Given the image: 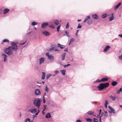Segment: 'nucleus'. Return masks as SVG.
<instances>
[{
  "label": "nucleus",
  "mask_w": 122,
  "mask_h": 122,
  "mask_svg": "<svg viewBox=\"0 0 122 122\" xmlns=\"http://www.w3.org/2000/svg\"><path fill=\"white\" fill-rule=\"evenodd\" d=\"M109 85V83L108 82L100 84L97 87L98 90L100 91H101L105 88L107 87Z\"/></svg>",
  "instance_id": "nucleus-1"
},
{
  "label": "nucleus",
  "mask_w": 122,
  "mask_h": 122,
  "mask_svg": "<svg viewBox=\"0 0 122 122\" xmlns=\"http://www.w3.org/2000/svg\"><path fill=\"white\" fill-rule=\"evenodd\" d=\"M41 101V99L38 98L35 99L33 102V104L35 106L37 107V108L39 109L40 106Z\"/></svg>",
  "instance_id": "nucleus-2"
},
{
  "label": "nucleus",
  "mask_w": 122,
  "mask_h": 122,
  "mask_svg": "<svg viewBox=\"0 0 122 122\" xmlns=\"http://www.w3.org/2000/svg\"><path fill=\"white\" fill-rule=\"evenodd\" d=\"M4 52L6 54L9 55H11L13 53V50L10 46H9L7 48H6Z\"/></svg>",
  "instance_id": "nucleus-3"
},
{
  "label": "nucleus",
  "mask_w": 122,
  "mask_h": 122,
  "mask_svg": "<svg viewBox=\"0 0 122 122\" xmlns=\"http://www.w3.org/2000/svg\"><path fill=\"white\" fill-rule=\"evenodd\" d=\"M12 49L14 51H16L18 48V46L14 42H13L11 43V46Z\"/></svg>",
  "instance_id": "nucleus-4"
},
{
  "label": "nucleus",
  "mask_w": 122,
  "mask_h": 122,
  "mask_svg": "<svg viewBox=\"0 0 122 122\" xmlns=\"http://www.w3.org/2000/svg\"><path fill=\"white\" fill-rule=\"evenodd\" d=\"M46 56L48 57V58L50 60L53 61L54 60V57L52 55H50L49 52L46 54Z\"/></svg>",
  "instance_id": "nucleus-5"
},
{
  "label": "nucleus",
  "mask_w": 122,
  "mask_h": 122,
  "mask_svg": "<svg viewBox=\"0 0 122 122\" xmlns=\"http://www.w3.org/2000/svg\"><path fill=\"white\" fill-rule=\"evenodd\" d=\"M41 33L43 35L46 36H49L51 35V34L49 32L46 30L42 31Z\"/></svg>",
  "instance_id": "nucleus-6"
},
{
  "label": "nucleus",
  "mask_w": 122,
  "mask_h": 122,
  "mask_svg": "<svg viewBox=\"0 0 122 122\" xmlns=\"http://www.w3.org/2000/svg\"><path fill=\"white\" fill-rule=\"evenodd\" d=\"M35 95L36 96H39L41 94V92L40 90L39 89H36L34 91Z\"/></svg>",
  "instance_id": "nucleus-7"
},
{
  "label": "nucleus",
  "mask_w": 122,
  "mask_h": 122,
  "mask_svg": "<svg viewBox=\"0 0 122 122\" xmlns=\"http://www.w3.org/2000/svg\"><path fill=\"white\" fill-rule=\"evenodd\" d=\"M48 25V24L47 22H43L42 23L41 25V28L43 29H44Z\"/></svg>",
  "instance_id": "nucleus-8"
},
{
  "label": "nucleus",
  "mask_w": 122,
  "mask_h": 122,
  "mask_svg": "<svg viewBox=\"0 0 122 122\" xmlns=\"http://www.w3.org/2000/svg\"><path fill=\"white\" fill-rule=\"evenodd\" d=\"M45 60V58L44 57H42L39 59V64L41 65L44 63Z\"/></svg>",
  "instance_id": "nucleus-9"
},
{
  "label": "nucleus",
  "mask_w": 122,
  "mask_h": 122,
  "mask_svg": "<svg viewBox=\"0 0 122 122\" xmlns=\"http://www.w3.org/2000/svg\"><path fill=\"white\" fill-rule=\"evenodd\" d=\"M3 58L4 59V62H5L7 60V56L5 54H2Z\"/></svg>",
  "instance_id": "nucleus-10"
},
{
  "label": "nucleus",
  "mask_w": 122,
  "mask_h": 122,
  "mask_svg": "<svg viewBox=\"0 0 122 122\" xmlns=\"http://www.w3.org/2000/svg\"><path fill=\"white\" fill-rule=\"evenodd\" d=\"M111 47L110 46H107L106 47H105V48L103 50V51L104 52H107V51H108L110 49V48Z\"/></svg>",
  "instance_id": "nucleus-11"
},
{
  "label": "nucleus",
  "mask_w": 122,
  "mask_h": 122,
  "mask_svg": "<svg viewBox=\"0 0 122 122\" xmlns=\"http://www.w3.org/2000/svg\"><path fill=\"white\" fill-rule=\"evenodd\" d=\"M29 111L30 112L34 114L37 112V110L35 108H34L32 109H30Z\"/></svg>",
  "instance_id": "nucleus-12"
},
{
  "label": "nucleus",
  "mask_w": 122,
  "mask_h": 122,
  "mask_svg": "<svg viewBox=\"0 0 122 122\" xmlns=\"http://www.w3.org/2000/svg\"><path fill=\"white\" fill-rule=\"evenodd\" d=\"M10 11V10L8 8H5L3 10V14L5 15L8 12Z\"/></svg>",
  "instance_id": "nucleus-13"
},
{
  "label": "nucleus",
  "mask_w": 122,
  "mask_h": 122,
  "mask_svg": "<svg viewBox=\"0 0 122 122\" xmlns=\"http://www.w3.org/2000/svg\"><path fill=\"white\" fill-rule=\"evenodd\" d=\"M92 17L93 20L97 19L99 18L97 14L92 15Z\"/></svg>",
  "instance_id": "nucleus-14"
},
{
  "label": "nucleus",
  "mask_w": 122,
  "mask_h": 122,
  "mask_svg": "<svg viewBox=\"0 0 122 122\" xmlns=\"http://www.w3.org/2000/svg\"><path fill=\"white\" fill-rule=\"evenodd\" d=\"M111 14L112 15V16L111 17H109V21H112L114 19V13H111Z\"/></svg>",
  "instance_id": "nucleus-15"
},
{
  "label": "nucleus",
  "mask_w": 122,
  "mask_h": 122,
  "mask_svg": "<svg viewBox=\"0 0 122 122\" xmlns=\"http://www.w3.org/2000/svg\"><path fill=\"white\" fill-rule=\"evenodd\" d=\"M58 47H60L61 49H62L65 47V46L64 45H61L59 43H58L57 45Z\"/></svg>",
  "instance_id": "nucleus-16"
},
{
  "label": "nucleus",
  "mask_w": 122,
  "mask_h": 122,
  "mask_svg": "<svg viewBox=\"0 0 122 122\" xmlns=\"http://www.w3.org/2000/svg\"><path fill=\"white\" fill-rule=\"evenodd\" d=\"M121 2H119L118 3L117 5H116L114 8V10H116L120 6V5H121Z\"/></svg>",
  "instance_id": "nucleus-17"
},
{
  "label": "nucleus",
  "mask_w": 122,
  "mask_h": 122,
  "mask_svg": "<svg viewBox=\"0 0 122 122\" xmlns=\"http://www.w3.org/2000/svg\"><path fill=\"white\" fill-rule=\"evenodd\" d=\"M91 18V17L90 16H87L86 18L85 19L84 23H85L88 20H89Z\"/></svg>",
  "instance_id": "nucleus-18"
},
{
  "label": "nucleus",
  "mask_w": 122,
  "mask_h": 122,
  "mask_svg": "<svg viewBox=\"0 0 122 122\" xmlns=\"http://www.w3.org/2000/svg\"><path fill=\"white\" fill-rule=\"evenodd\" d=\"M87 113L89 115H92L94 116V112L92 111H89L87 112Z\"/></svg>",
  "instance_id": "nucleus-19"
},
{
  "label": "nucleus",
  "mask_w": 122,
  "mask_h": 122,
  "mask_svg": "<svg viewBox=\"0 0 122 122\" xmlns=\"http://www.w3.org/2000/svg\"><path fill=\"white\" fill-rule=\"evenodd\" d=\"M108 79L107 78H103L100 79L101 82H105L107 81Z\"/></svg>",
  "instance_id": "nucleus-20"
},
{
  "label": "nucleus",
  "mask_w": 122,
  "mask_h": 122,
  "mask_svg": "<svg viewBox=\"0 0 122 122\" xmlns=\"http://www.w3.org/2000/svg\"><path fill=\"white\" fill-rule=\"evenodd\" d=\"M54 23L56 25H58L59 24V22L58 20L56 19L54 21Z\"/></svg>",
  "instance_id": "nucleus-21"
},
{
  "label": "nucleus",
  "mask_w": 122,
  "mask_h": 122,
  "mask_svg": "<svg viewBox=\"0 0 122 122\" xmlns=\"http://www.w3.org/2000/svg\"><path fill=\"white\" fill-rule=\"evenodd\" d=\"M107 14L105 13L102 15L101 16V17L103 19H105L107 17Z\"/></svg>",
  "instance_id": "nucleus-22"
},
{
  "label": "nucleus",
  "mask_w": 122,
  "mask_h": 122,
  "mask_svg": "<svg viewBox=\"0 0 122 122\" xmlns=\"http://www.w3.org/2000/svg\"><path fill=\"white\" fill-rule=\"evenodd\" d=\"M60 71L61 72L62 74L63 75H65V72L66 70L65 69L63 70H61Z\"/></svg>",
  "instance_id": "nucleus-23"
},
{
  "label": "nucleus",
  "mask_w": 122,
  "mask_h": 122,
  "mask_svg": "<svg viewBox=\"0 0 122 122\" xmlns=\"http://www.w3.org/2000/svg\"><path fill=\"white\" fill-rule=\"evenodd\" d=\"M66 55V53H64L62 55V61L64 60L65 59V56Z\"/></svg>",
  "instance_id": "nucleus-24"
},
{
  "label": "nucleus",
  "mask_w": 122,
  "mask_h": 122,
  "mask_svg": "<svg viewBox=\"0 0 122 122\" xmlns=\"http://www.w3.org/2000/svg\"><path fill=\"white\" fill-rule=\"evenodd\" d=\"M51 117V116L50 113H48L46 115V117L47 118H50Z\"/></svg>",
  "instance_id": "nucleus-25"
},
{
  "label": "nucleus",
  "mask_w": 122,
  "mask_h": 122,
  "mask_svg": "<svg viewBox=\"0 0 122 122\" xmlns=\"http://www.w3.org/2000/svg\"><path fill=\"white\" fill-rule=\"evenodd\" d=\"M48 93L50 91V89L47 86H46L44 89Z\"/></svg>",
  "instance_id": "nucleus-26"
},
{
  "label": "nucleus",
  "mask_w": 122,
  "mask_h": 122,
  "mask_svg": "<svg viewBox=\"0 0 122 122\" xmlns=\"http://www.w3.org/2000/svg\"><path fill=\"white\" fill-rule=\"evenodd\" d=\"M42 76L41 77V78L43 80L45 79V77L46 75V73L45 72H42Z\"/></svg>",
  "instance_id": "nucleus-27"
},
{
  "label": "nucleus",
  "mask_w": 122,
  "mask_h": 122,
  "mask_svg": "<svg viewBox=\"0 0 122 122\" xmlns=\"http://www.w3.org/2000/svg\"><path fill=\"white\" fill-rule=\"evenodd\" d=\"M37 23L35 21H34L31 23V25L32 26H34L37 25Z\"/></svg>",
  "instance_id": "nucleus-28"
},
{
  "label": "nucleus",
  "mask_w": 122,
  "mask_h": 122,
  "mask_svg": "<svg viewBox=\"0 0 122 122\" xmlns=\"http://www.w3.org/2000/svg\"><path fill=\"white\" fill-rule=\"evenodd\" d=\"M92 20L91 19L87 21V23L88 24L90 25L91 24L92 22Z\"/></svg>",
  "instance_id": "nucleus-29"
},
{
  "label": "nucleus",
  "mask_w": 122,
  "mask_h": 122,
  "mask_svg": "<svg viewBox=\"0 0 122 122\" xmlns=\"http://www.w3.org/2000/svg\"><path fill=\"white\" fill-rule=\"evenodd\" d=\"M117 84V82L116 81H113L112 82V84L113 86H114L116 85Z\"/></svg>",
  "instance_id": "nucleus-30"
},
{
  "label": "nucleus",
  "mask_w": 122,
  "mask_h": 122,
  "mask_svg": "<svg viewBox=\"0 0 122 122\" xmlns=\"http://www.w3.org/2000/svg\"><path fill=\"white\" fill-rule=\"evenodd\" d=\"M9 42V40L7 39H5L3 40V42Z\"/></svg>",
  "instance_id": "nucleus-31"
},
{
  "label": "nucleus",
  "mask_w": 122,
  "mask_h": 122,
  "mask_svg": "<svg viewBox=\"0 0 122 122\" xmlns=\"http://www.w3.org/2000/svg\"><path fill=\"white\" fill-rule=\"evenodd\" d=\"M52 75L51 74H47L46 75V78L47 79H48L51 76H52Z\"/></svg>",
  "instance_id": "nucleus-32"
},
{
  "label": "nucleus",
  "mask_w": 122,
  "mask_h": 122,
  "mask_svg": "<svg viewBox=\"0 0 122 122\" xmlns=\"http://www.w3.org/2000/svg\"><path fill=\"white\" fill-rule=\"evenodd\" d=\"M25 122H30V119L27 118L25 120Z\"/></svg>",
  "instance_id": "nucleus-33"
},
{
  "label": "nucleus",
  "mask_w": 122,
  "mask_h": 122,
  "mask_svg": "<svg viewBox=\"0 0 122 122\" xmlns=\"http://www.w3.org/2000/svg\"><path fill=\"white\" fill-rule=\"evenodd\" d=\"M105 112V114L104 115V116L106 117H107L108 116V114L107 112L106 111H104Z\"/></svg>",
  "instance_id": "nucleus-34"
},
{
  "label": "nucleus",
  "mask_w": 122,
  "mask_h": 122,
  "mask_svg": "<svg viewBox=\"0 0 122 122\" xmlns=\"http://www.w3.org/2000/svg\"><path fill=\"white\" fill-rule=\"evenodd\" d=\"M100 81V80L97 79V80L96 81H95L94 82V83H96L97 82H101V81Z\"/></svg>",
  "instance_id": "nucleus-35"
},
{
  "label": "nucleus",
  "mask_w": 122,
  "mask_h": 122,
  "mask_svg": "<svg viewBox=\"0 0 122 122\" xmlns=\"http://www.w3.org/2000/svg\"><path fill=\"white\" fill-rule=\"evenodd\" d=\"M47 96V97L46 98L47 99L49 98V95H48L46 94V92H45L43 95V96Z\"/></svg>",
  "instance_id": "nucleus-36"
},
{
  "label": "nucleus",
  "mask_w": 122,
  "mask_h": 122,
  "mask_svg": "<svg viewBox=\"0 0 122 122\" xmlns=\"http://www.w3.org/2000/svg\"><path fill=\"white\" fill-rule=\"evenodd\" d=\"M86 120L88 122H91L92 121V120L90 118H86Z\"/></svg>",
  "instance_id": "nucleus-37"
},
{
  "label": "nucleus",
  "mask_w": 122,
  "mask_h": 122,
  "mask_svg": "<svg viewBox=\"0 0 122 122\" xmlns=\"http://www.w3.org/2000/svg\"><path fill=\"white\" fill-rule=\"evenodd\" d=\"M65 33L66 34V36H67L68 37H69V33L68 32H67V31H66L65 32Z\"/></svg>",
  "instance_id": "nucleus-38"
},
{
  "label": "nucleus",
  "mask_w": 122,
  "mask_h": 122,
  "mask_svg": "<svg viewBox=\"0 0 122 122\" xmlns=\"http://www.w3.org/2000/svg\"><path fill=\"white\" fill-rule=\"evenodd\" d=\"M111 99L112 101H114L116 99V97L113 96Z\"/></svg>",
  "instance_id": "nucleus-39"
},
{
  "label": "nucleus",
  "mask_w": 122,
  "mask_h": 122,
  "mask_svg": "<svg viewBox=\"0 0 122 122\" xmlns=\"http://www.w3.org/2000/svg\"><path fill=\"white\" fill-rule=\"evenodd\" d=\"M61 26V25H59L57 27V31L58 32H59V30L60 29V27Z\"/></svg>",
  "instance_id": "nucleus-40"
},
{
  "label": "nucleus",
  "mask_w": 122,
  "mask_h": 122,
  "mask_svg": "<svg viewBox=\"0 0 122 122\" xmlns=\"http://www.w3.org/2000/svg\"><path fill=\"white\" fill-rule=\"evenodd\" d=\"M43 102L44 103H45L46 102V100H45V97L44 96L43 97Z\"/></svg>",
  "instance_id": "nucleus-41"
},
{
  "label": "nucleus",
  "mask_w": 122,
  "mask_h": 122,
  "mask_svg": "<svg viewBox=\"0 0 122 122\" xmlns=\"http://www.w3.org/2000/svg\"><path fill=\"white\" fill-rule=\"evenodd\" d=\"M26 42V40L24 42H23V43H20V45H23L24 44H25V43Z\"/></svg>",
  "instance_id": "nucleus-42"
},
{
  "label": "nucleus",
  "mask_w": 122,
  "mask_h": 122,
  "mask_svg": "<svg viewBox=\"0 0 122 122\" xmlns=\"http://www.w3.org/2000/svg\"><path fill=\"white\" fill-rule=\"evenodd\" d=\"M119 58L120 60H122V54L121 56H119Z\"/></svg>",
  "instance_id": "nucleus-43"
},
{
  "label": "nucleus",
  "mask_w": 122,
  "mask_h": 122,
  "mask_svg": "<svg viewBox=\"0 0 122 122\" xmlns=\"http://www.w3.org/2000/svg\"><path fill=\"white\" fill-rule=\"evenodd\" d=\"M70 64H67V65H65L64 66V68H65L66 67L68 66H70Z\"/></svg>",
  "instance_id": "nucleus-44"
},
{
  "label": "nucleus",
  "mask_w": 122,
  "mask_h": 122,
  "mask_svg": "<svg viewBox=\"0 0 122 122\" xmlns=\"http://www.w3.org/2000/svg\"><path fill=\"white\" fill-rule=\"evenodd\" d=\"M81 25L79 23L77 28H81Z\"/></svg>",
  "instance_id": "nucleus-45"
},
{
  "label": "nucleus",
  "mask_w": 122,
  "mask_h": 122,
  "mask_svg": "<svg viewBox=\"0 0 122 122\" xmlns=\"http://www.w3.org/2000/svg\"><path fill=\"white\" fill-rule=\"evenodd\" d=\"M46 105H44V107L43 110V111H45L46 109Z\"/></svg>",
  "instance_id": "nucleus-46"
},
{
  "label": "nucleus",
  "mask_w": 122,
  "mask_h": 122,
  "mask_svg": "<svg viewBox=\"0 0 122 122\" xmlns=\"http://www.w3.org/2000/svg\"><path fill=\"white\" fill-rule=\"evenodd\" d=\"M69 27V23L68 22L67 25L66 26V28H68Z\"/></svg>",
  "instance_id": "nucleus-47"
},
{
  "label": "nucleus",
  "mask_w": 122,
  "mask_h": 122,
  "mask_svg": "<svg viewBox=\"0 0 122 122\" xmlns=\"http://www.w3.org/2000/svg\"><path fill=\"white\" fill-rule=\"evenodd\" d=\"M49 26L50 27L52 28L53 29H54L55 28V26H54L52 25H50Z\"/></svg>",
  "instance_id": "nucleus-48"
},
{
  "label": "nucleus",
  "mask_w": 122,
  "mask_h": 122,
  "mask_svg": "<svg viewBox=\"0 0 122 122\" xmlns=\"http://www.w3.org/2000/svg\"><path fill=\"white\" fill-rule=\"evenodd\" d=\"M59 72L58 71L56 70L54 72V73L56 74L58 73H59Z\"/></svg>",
  "instance_id": "nucleus-49"
},
{
  "label": "nucleus",
  "mask_w": 122,
  "mask_h": 122,
  "mask_svg": "<svg viewBox=\"0 0 122 122\" xmlns=\"http://www.w3.org/2000/svg\"><path fill=\"white\" fill-rule=\"evenodd\" d=\"M111 111H112L113 113H115V111L113 108L112 109V110H111Z\"/></svg>",
  "instance_id": "nucleus-50"
},
{
  "label": "nucleus",
  "mask_w": 122,
  "mask_h": 122,
  "mask_svg": "<svg viewBox=\"0 0 122 122\" xmlns=\"http://www.w3.org/2000/svg\"><path fill=\"white\" fill-rule=\"evenodd\" d=\"M94 122H97L98 121V120L96 118H94Z\"/></svg>",
  "instance_id": "nucleus-51"
},
{
  "label": "nucleus",
  "mask_w": 122,
  "mask_h": 122,
  "mask_svg": "<svg viewBox=\"0 0 122 122\" xmlns=\"http://www.w3.org/2000/svg\"><path fill=\"white\" fill-rule=\"evenodd\" d=\"M74 41V39L73 38L71 39L70 40V42H73Z\"/></svg>",
  "instance_id": "nucleus-52"
},
{
  "label": "nucleus",
  "mask_w": 122,
  "mask_h": 122,
  "mask_svg": "<svg viewBox=\"0 0 122 122\" xmlns=\"http://www.w3.org/2000/svg\"><path fill=\"white\" fill-rule=\"evenodd\" d=\"M108 101L107 100H106L105 101V104L107 105L108 104Z\"/></svg>",
  "instance_id": "nucleus-53"
},
{
  "label": "nucleus",
  "mask_w": 122,
  "mask_h": 122,
  "mask_svg": "<svg viewBox=\"0 0 122 122\" xmlns=\"http://www.w3.org/2000/svg\"><path fill=\"white\" fill-rule=\"evenodd\" d=\"M79 31V30H77L76 31V36H78V34H77V33Z\"/></svg>",
  "instance_id": "nucleus-54"
},
{
  "label": "nucleus",
  "mask_w": 122,
  "mask_h": 122,
  "mask_svg": "<svg viewBox=\"0 0 122 122\" xmlns=\"http://www.w3.org/2000/svg\"><path fill=\"white\" fill-rule=\"evenodd\" d=\"M99 122H101V116H99Z\"/></svg>",
  "instance_id": "nucleus-55"
},
{
  "label": "nucleus",
  "mask_w": 122,
  "mask_h": 122,
  "mask_svg": "<svg viewBox=\"0 0 122 122\" xmlns=\"http://www.w3.org/2000/svg\"><path fill=\"white\" fill-rule=\"evenodd\" d=\"M31 32H30L27 33V36L30 35V33H31Z\"/></svg>",
  "instance_id": "nucleus-56"
},
{
  "label": "nucleus",
  "mask_w": 122,
  "mask_h": 122,
  "mask_svg": "<svg viewBox=\"0 0 122 122\" xmlns=\"http://www.w3.org/2000/svg\"><path fill=\"white\" fill-rule=\"evenodd\" d=\"M108 107L109 108V109L111 110H112L113 108H112V107L110 106H109Z\"/></svg>",
  "instance_id": "nucleus-57"
},
{
  "label": "nucleus",
  "mask_w": 122,
  "mask_h": 122,
  "mask_svg": "<svg viewBox=\"0 0 122 122\" xmlns=\"http://www.w3.org/2000/svg\"><path fill=\"white\" fill-rule=\"evenodd\" d=\"M119 92H122V87L120 89Z\"/></svg>",
  "instance_id": "nucleus-58"
},
{
  "label": "nucleus",
  "mask_w": 122,
  "mask_h": 122,
  "mask_svg": "<svg viewBox=\"0 0 122 122\" xmlns=\"http://www.w3.org/2000/svg\"><path fill=\"white\" fill-rule=\"evenodd\" d=\"M104 113L103 112H102V113H101V116H102L103 115L104 116Z\"/></svg>",
  "instance_id": "nucleus-59"
},
{
  "label": "nucleus",
  "mask_w": 122,
  "mask_h": 122,
  "mask_svg": "<svg viewBox=\"0 0 122 122\" xmlns=\"http://www.w3.org/2000/svg\"><path fill=\"white\" fill-rule=\"evenodd\" d=\"M68 50L67 48H65L64 49V51H67Z\"/></svg>",
  "instance_id": "nucleus-60"
},
{
  "label": "nucleus",
  "mask_w": 122,
  "mask_h": 122,
  "mask_svg": "<svg viewBox=\"0 0 122 122\" xmlns=\"http://www.w3.org/2000/svg\"><path fill=\"white\" fill-rule=\"evenodd\" d=\"M81 121L80 120H78L76 121V122H81Z\"/></svg>",
  "instance_id": "nucleus-61"
},
{
  "label": "nucleus",
  "mask_w": 122,
  "mask_h": 122,
  "mask_svg": "<svg viewBox=\"0 0 122 122\" xmlns=\"http://www.w3.org/2000/svg\"><path fill=\"white\" fill-rule=\"evenodd\" d=\"M55 51H59V50L56 49H55L54 50Z\"/></svg>",
  "instance_id": "nucleus-62"
},
{
  "label": "nucleus",
  "mask_w": 122,
  "mask_h": 122,
  "mask_svg": "<svg viewBox=\"0 0 122 122\" xmlns=\"http://www.w3.org/2000/svg\"><path fill=\"white\" fill-rule=\"evenodd\" d=\"M44 111H43V110L42 111V114L43 115H44L45 114V112H44Z\"/></svg>",
  "instance_id": "nucleus-63"
},
{
  "label": "nucleus",
  "mask_w": 122,
  "mask_h": 122,
  "mask_svg": "<svg viewBox=\"0 0 122 122\" xmlns=\"http://www.w3.org/2000/svg\"><path fill=\"white\" fill-rule=\"evenodd\" d=\"M118 36L121 38H122V34L119 35Z\"/></svg>",
  "instance_id": "nucleus-64"
}]
</instances>
